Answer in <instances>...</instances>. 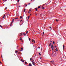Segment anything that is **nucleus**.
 Wrapping results in <instances>:
<instances>
[{"label":"nucleus","mask_w":66,"mask_h":66,"mask_svg":"<svg viewBox=\"0 0 66 66\" xmlns=\"http://www.w3.org/2000/svg\"><path fill=\"white\" fill-rule=\"evenodd\" d=\"M51 48H52V50H53V49L54 48V47H53V45L52 44V45L51 46Z\"/></svg>","instance_id":"1"},{"label":"nucleus","mask_w":66,"mask_h":66,"mask_svg":"<svg viewBox=\"0 0 66 66\" xmlns=\"http://www.w3.org/2000/svg\"><path fill=\"white\" fill-rule=\"evenodd\" d=\"M21 50H20V51H22L23 50V48H21Z\"/></svg>","instance_id":"2"},{"label":"nucleus","mask_w":66,"mask_h":66,"mask_svg":"<svg viewBox=\"0 0 66 66\" xmlns=\"http://www.w3.org/2000/svg\"><path fill=\"white\" fill-rule=\"evenodd\" d=\"M29 66H32V64H31V63H29Z\"/></svg>","instance_id":"3"},{"label":"nucleus","mask_w":66,"mask_h":66,"mask_svg":"<svg viewBox=\"0 0 66 66\" xmlns=\"http://www.w3.org/2000/svg\"><path fill=\"white\" fill-rule=\"evenodd\" d=\"M35 9L36 10V11H38V10H37V8H35Z\"/></svg>","instance_id":"4"},{"label":"nucleus","mask_w":66,"mask_h":66,"mask_svg":"<svg viewBox=\"0 0 66 66\" xmlns=\"http://www.w3.org/2000/svg\"><path fill=\"white\" fill-rule=\"evenodd\" d=\"M14 19H12V22H12V23H13V22H14Z\"/></svg>","instance_id":"5"},{"label":"nucleus","mask_w":66,"mask_h":66,"mask_svg":"<svg viewBox=\"0 0 66 66\" xmlns=\"http://www.w3.org/2000/svg\"><path fill=\"white\" fill-rule=\"evenodd\" d=\"M56 21H57V22H58L59 21V20H57V19L56 20Z\"/></svg>","instance_id":"6"},{"label":"nucleus","mask_w":66,"mask_h":66,"mask_svg":"<svg viewBox=\"0 0 66 66\" xmlns=\"http://www.w3.org/2000/svg\"><path fill=\"white\" fill-rule=\"evenodd\" d=\"M32 64L33 65H35V63H34V62H33L32 63Z\"/></svg>","instance_id":"7"},{"label":"nucleus","mask_w":66,"mask_h":66,"mask_svg":"<svg viewBox=\"0 0 66 66\" xmlns=\"http://www.w3.org/2000/svg\"><path fill=\"white\" fill-rule=\"evenodd\" d=\"M51 43H50V44L49 45V47H50V46H51Z\"/></svg>","instance_id":"8"},{"label":"nucleus","mask_w":66,"mask_h":66,"mask_svg":"<svg viewBox=\"0 0 66 66\" xmlns=\"http://www.w3.org/2000/svg\"><path fill=\"white\" fill-rule=\"evenodd\" d=\"M41 7L40 6H39L38 7V9H39V8H40Z\"/></svg>","instance_id":"9"},{"label":"nucleus","mask_w":66,"mask_h":66,"mask_svg":"<svg viewBox=\"0 0 66 66\" xmlns=\"http://www.w3.org/2000/svg\"><path fill=\"white\" fill-rule=\"evenodd\" d=\"M15 53H17V52H18V51H15Z\"/></svg>","instance_id":"10"},{"label":"nucleus","mask_w":66,"mask_h":66,"mask_svg":"<svg viewBox=\"0 0 66 66\" xmlns=\"http://www.w3.org/2000/svg\"><path fill=\"white\" fill-rule=\"evenodd\" d=\"M12 23H13L12 22H11V23L10 24V26H12Z\"/></svg>","instance_id":"11"},{"label":"nucleus","mask_w":66,"mask_h":66,"mask_svg":"<svg viewBox=\"0 0 66 66\" xmlns=\"http://www.w3.org/2000/svg\"><path fill=\"white\" fill-rule=\"evenodd\" d=\"M51 63H54V61H51Z\"/></svg>","instance_id":"12"},{"label":"nucleus","mask_w":66,"mask_h":66,"mask_svg":"<svg viewBox=\"0 0 66 66\" xmlns=\"http://www.w3.org/2000/svg\"><path fill=\"white\" fill-rule=\"evenodd\" d=\"M64 47H65V46H64V45H63V49H64Z\"/></svg>","instance_id":"13"},{"label":"nucleus","mask_w":66,"mask_h":66,"mask_svg":"<svg viewBox=\"0 0 66 66\" xmlns=\"http://www.w3.org/2000/svg\"><path fill=\"white\" fill-rule=\"evenodd\" d=\"M34 40L33 39H32V42H34Z\"/></svg>","instance_id":"14"},{"label":"nucleus","mask_w":66,"mask_h":66,"mask_svg":"<svg viewBox=\"0 0 66 66\" xmlns=\"http://www.w3.org/2000/svg\"><path fill=\"white\" fill-rule=\"evenodd\" d=\"M29 18H30V15L28 16V19H29Z\"/></svg>","instance_id":"15"},{"label":"nucleus","mask_w":66,"mask_h":66,"mask_svg":"<svg viewBox=\"0 0 66 66\" xmlns=\"http://www.w3.org/2000/svg\"><path fill=\"white\" fill-rule=\"evenodd\" d=\"M42 9H45V7H43L42 8Z\"/></svg>","instance_id":"16"},{"label":"nucleus","mask_w":66,"mask_h":66,"mask_svg":"<svg viewBox=\"0 0 66 66\" xmlns=\"http://www.w3.org/2000/svg\"><path fill=\"white\" fill-rule=\"evenodd\" d=\"M20 18H22V16H20Z\"/></svg>","instance_id":"17"},{"label":"nucleus","mask_w":66,"mask_h":66,"mask_svg":"<svg viewBox=\"0 0 66 66\" xmlns=\"http://www.w3.org/2000/svg\"><path fill=\"white\" fill-rule=\"evenodd\" d=\"M28 32V31H27L26 32V34H27Z\"/></svg>","instance_id":"18"},{"label":"nucleus","mask_w":66,"mask_h":66,"mask_svg":"<svg viewBox=\"0 0 66 66\" xmlns=\"http://www.w3.org/2000/svg\"><path fill=\"white\" fill-rule=\"evenodd\" d=\"M55 50H56V51H57V48H56V49Z\"/></svg>","instance_id":"19"},{"label":"nucleus","mask_w":66,"mask_h":66,"mask_svg":"<svg viewBox=\"0 0 66 66\" xmlns=\"http://www.w3.org/2000/svg\"><path fill=\"white\" fill-rule=\"evenodd\" d=\"M18 19V18H15V19Z\"/></svg>","instance_id":"20"},{"label":"nucleus","mask_w":66,"mask_h":66,"mask_svg":"<svg viewBox=\"0 0 66 66\" xmlns=\"http://www.w3.org/2000/svg\"><path fill=\"white\" fill-rule=\"evenodd\" d=\"M32 61H31L32 62H34V61L33 60V59L32 60Z\"/></svg>","instance_id":"21"},{"label":"nucleus","mask_w":66,"mask_h":66,"mask_svg":"<svg viewBox=\"0 0 66 66\" xmlns=\"http://www.w3.org/2000/svg\"><path fill=\"white\" fill-rule=\"evenodd\" d=\"M29 41H30V40H31V39H30V38H29Z\"/></svg>","instance_id":"22"},{"label":"nucleus","mask_w":66,"mask_h":66,"mask_svg":"<svg viewBox=\"0 0 66 66\" xmlns=\"http://www.w3.org/2000/svg\"><path fill=\"white\" fill-rule=\"evenodd\" d=\"M23 34L24 35H26V34L25 33H24Z\"/></svg>","instance_id":"23"},{"label":"nucleus","mask_w":66,"mask_h":66,"mask_svg":"<svg viewBox=\"0 0 66 66\" xmlns=\"http://www.w3.org/2000/svg\"><path fill=\"white\" fill-rule=\"evenodd\" d=\"M31 4V3H29L28 4V5H30Z\"/></svg>","instance_id":"24"},{"label":"nucleus","mask_w":66,"mask_h":66,"mask_svg":"<svg viewBox=\"0 0 66 66\" xmlns=\"http://www.w3.org/2000/svg\"><path fill=\"white\" fill-rule=\"evenodd\" d=\"M32 60V58H31L30 59V61H31V60Z\"/></svg>","instance_id":"25"},{"label":"nucleus","mask_w":66,"mask_h":66,"mask_svg":"<svg viewBox=\"0 0 66 66\" xmlns=\"http://www.w3.org/2000/svg\"><path fill=\"white\" fill-rule=\"evenodd\" d=\"M53 44H54V43H55V42H53Z\"/></svg>","instance_id":"26"},{"label":"nucleus","mask_w":66,"mask_h":66,"mask_svg":"<svg viewBox=\"0 0 66 66\" xmlns=\"http://www.w3.org/2000/svg\"><path fill=\"white\" fill-rule=\"evenodd\" d=\"M31 9H29V11L31 12Z\"/></svg>","instance_id":"27"},{"label":"nucleus","mask_w":66,"mask_h":66,"mask_svg":"<svg viewBox=\"0 0 66 66\" xmlns=\"http://www.w3.org/2000/svg\"><path fill=\"white\" fill-rule=\"evenodd\" d=\"M5 14L4 15V17H5Z\"/></svg>","instance_id":"28"},{"label":"nucleus","mask_w":66,"mask_h":66,"mask_svg":"<svg viewBox=\"0 0 66 66\" xmlns=\"http://www.w3.org/2000/svg\"><path fill=\"white\" fill-rule=\"evenodd\" d=\"M24 61H22V62L23 63H24Z\"/></svg>","instance_id":"29"},{"label":"nucleus","mask_w":66,"mask_h":66,"mask_svg":"<svg viewBox=\"0 0 66 66\" xmlns=\"http://www.w3.org/2000/svg\"><path fill=\"white\" fill-rule=\"evenodd\" d=\"M25 63L26 64H27V62H25Z\"/></svg>","instance_id":"30"},{"label":"nucleus","mask_w":66,"mask_h":66,"mask_svg":"<svg viewBox=\"0 0 66 66\" xmlns=\"http://www.w3.org/2000/svg\"><path fill=\"white\" fill-rule=\"evenodd\" d=\"M0 27H2V26H1V25H0Z\"/></svg>","instance_id":"31"},{"label":"nucleus","mask_w":66,"mask_h":66,"mask_svg":"<svg viewBox=\"0 0 66 66\" xmlns=\"http://www.w3.org/2000/svg\"><path fill=\"white\" fill-rule=\"evenodd\" d=\"M39 55H41V54L40 53H39Z\"/></svg>","instance_id":"32"},{"label":"nucleus","mask_w":66,"mask_h":66,"mask_svg":"<svg viewBox=\"0 0 66 66\" xmlns=\"http://www.w3.org/2000/svg\"><path fill=\"white\" fill-rule=\"evenodd\" d=\"M21 21H22V20H21L20 21V22H21Z\"/></svg>","instance_id":"33"},{"label":"nucleus","mask_w":66,"mask_h":66,"mask_svg":"<svg viewBox=\"0 0 66 66\" xmlns=\"http://www.w3.org/2000/svg\"><path fill=\"white\" fill-rule=\"evenodd\" d=\"M45 34V32H43V34Z\"/></svg>","instance_id":"34"},{"label":"nucleus","mask_w":66,"mask_h":66,"mask_svg":"<svg viewBox=\"0 0 66 66\" xmlns=\"http://www.w3.org/2000/svg\"><path fill=\"white\" fill-rule=\"evenodd\" d=\"M20 40H22V39H20Z\"/></svg>","instance_id":"35"},{"label":"nucleus","mask_w":66,"mask_h":66,"mask_svg":"<svg viewBox=\"0 0 66 66\" xmlns=\"http://www.w3.org/2000/svg\"><path fill=\"white\" fill-rule=\"evenodd\" d=\"M20 0H18V2H19Z\"/></svg>","instance_id":"36"},{"label":"nucleus","mask_w":66,"mask_h":66,"mask_svg":"<svg viewBox=\"0 0 66 66\" xmlns=\"http://www.w3.org/2000/svg\"><path fill=\"white\" fill-rule=\"evenodd\" d=\"M40 47H38V49H40Z\"/></svg>","instance_id":"37"},{"label":"nucleus","mask_w":66,"mask_h":66,"mask_svg":"<svg viewBox=\"0 0 66 66\" xmlns=\"http://www.w3.org/2000/svg\"><path fill=\"white\" fill-rule=\"evenodd\" d=\"M23 61V60L22 59H21V61Z\"/></svg>","instance_id":"38"},{"label":"nucleus","mask_w":66,"mask_h":66,"mask_svg":"<svg viewBox=\"0 0 66 66\" xmlns=\"http://www.w3.org/2000/svg\"><path fill=\"white\" fill-rule=\"evenodd\" d=\"M50 28V29H51V27H49Z\"/></svg>","instance_id":"39"},{"label":"nucleus","mask_w":66,"mask_h":66,"mask_svg":"<svg viewBox=\"0 0 66 66\" xmlns=\"http://www.w3.org/2000/svg\"><path fill=\"white\" fill-rule=\"evenodd\" d=\"M3 18H4V16H3Z\"/></svg>","instance_id":"40"},{"label":"nucleus","mask_w":66,"mask_h":66,"mask_svg":"<svg viewBox=\"0 0 66 66\" xmlns=\"http://www.w3.org/2000/svg\"><path fill=\"white\" fill-rule=\"evenodd\" d=\"M19 7H21V6H19Z\"/></svg>","instance_id":"41"},{"label":"nucleus","mask_w":66,"mask_h":66,"mask_svg":"<svg viewBox=\"0 0 66 66\" xmlns=\"http://www.w3.org/2000/svg\"><path fill=\"white\" fill-rule=\"evenodd\" d=\"M18 53H19V54H20V52Z\"/></svg>","instance_id":"42"},{"label":"nucleus","mask_w":66,"mask_h":66,"mask_svg":"<svg viewBox=\"0 0 66 66\" xmlns=\"http://www.w3.org/2000/svg\"><path fill=\"white\" fill-rule=\"evenodd\" d=\"M0 63L1 64H2V63H1V62L0 61Z\"/></svg>","instance_id":"43"},{"label":"nucleus","mask_w":66,"mask_h":66,"mask_svg":"<svg viewBox=\"0 0 66 66\" xmlns=\"http://www.w3.org/2000/svg\"><path fill=\"white\" fill-rule=\"evenodd\" d=\"M26 6H27V4H26Z\"/></svg>","instance_id":"44"},{"label":"nucleus","mask_w":66,"mask_h":66,"mask_svg":"<svg viewBox=\"0 0 66 66\" xmlns=\"http://www.w3.org/2000/svg\"><path fill=\"white\" fill-rule=\"evenodd\" d=\"M31 15H32V14L31 13L30 15L31 16Z\"/></svg>","instance_id":"45"},{"label":"nucleus","mask_w":66,"mask_h":66,"mask_svg":"<svg viewBox=\"0 0 66 66\" xmlns=\"http://www.w3.org/2000/svg\"><path fill=\"white\" fill-rule=\"evenodd\" d=\"M24 11H25L26 10V9H24Z\"/></svg>","instance_id":"46"},{"label":"nucleus","mask_w":66,"mask_h":66,"mask_svg":"<svg viewBox=\"0 0 66 66\" xmlns=\"http://www.w3.org/2000/svg\"><path fill=\"white\" fill-rule=\"evenodd\" d=\"M50 42H52V41H50Z\"/></svg>","instance_id":"47"},{"label":"nucleus","mask_w":66,"mask_h":66,"mask_svg":"<svg viewBox=\"0 0 66 66\" xmlns=\"http://www.w3.org/2000/svg\"><path fill=\"white\" fill-rule=\"evenodd\" d=\"M21 38H22V37H20V39H21Z\"/></svg>","instance_id":"48"},{"label":"nucleus","mask_w":66,"mask_h":66,"mask_svg":"<svg viewBox=\"0 0 66 66\" xmlns=\"http://www.w3.org/2000/svg\"><path fill=\"white\" fill-rule=\"evenodd\" d=\"M7 9V7H6V8L5 9Z\"/></svg>","instance_id":"49"},{"label":"nucleus","mask_w":66,"mask_h":66,"mask_svg":"<svg viewBox=\"0 0 66 66\" xmlns=\"http://www.w3.org/2000/svg\"><path fill=\"white\" fill-rule=\"evenodd\" d=\"M20 34H21V35H22V34L20 33Z\"/></svg>","instance_id":"50"},{"label":"nucleus","mask_w":66,"mask_h":66,"mask_svg":"<svg viewBox=\"0 0 66 66\" xmlns=\"http://www.w3.org/2000/svg\"><path fill=\"white\" fill-rule=\"evenodd\" d=\"M42 59V57H40V59Z\"/></svg>","instance_id":"51"},{"label":"nucleus","mask_w":66,"mask_h":66,"mask_svg":"<svg viewBox=\"0 0 66 66\" xmlns=\"http://www.w3.org/2000/svg\"><path fill=\"white\" fill-rule=\"evenodd\" d=\"M36 16H37V14H36Z\"/></svg>","instance_id":"52"},{"label":"nucleus","mask_w":66,"mask_h":66,"mask_svg":"<svg viewBox=\"0 0 66 66\" xmlns=\"http://www.w3.org/2000/svg\"><path fill=\"white\" fill-rule=\"evenodd\" d=\"M2 58V55L1 56Z\"/></svg>","instance_id":"53"},{"label":"nucleus","mask_w":66,"mask_h":66,"mask_svg":"<svg viewBox=\"0 0 66 66\" xmlns=\"http://www.w3.org/2000/svg\"><path fill=\"white\" fill-rule=\"evenodd\" d=\"M5 0H3V1H4Z\"/></svg>","instance_id":"54"},{"label":"nucleus","mask_w":66,"mask_h":66,"mask_svg":"<svg viewBox=\"0 0 66 66\" xmlns=\"http://www.w3.org/2000/svg\"><path fill=\"white\" fill-rule=\"evenodd\" d=\"M55 47L56 48V46H55Z\"/></svg>","instance_id":"55"},{"label":"nucleus","mask_w":66,"mask_h":66,"mask_svg":"<svg viewBox=\"0 0 66 66\" xmlns=\"http://www.w3.org/2000/svg\"><path fill=\"white\" fill-rule=\"evenodd\" d=\"M23 12H25V10H24V11H23Z\"/></svg>","instance_id":"56"},{"label":"nucleus","mask_w":66,"mask_h":66,"mask_svg":"<svg viewBox=\"0 0 66 66\" xmlns=\"http://www.w3.org/2000/svg\"><path fill=\"white\" fill-rule=\"evenodd\" d=\"M18 46L17 47V48H18Z\"/></svg>","instance_id":"57"},{"label":"nucleus","mask_w":66,"mask_h":66,"mask_svg":"<svg viewBox=\"0 0 66 66\" xmlns=\"http://www.w3.org/2000/svg\"><path fill=\"white\" fill-rule=\"evenodd\" d=\"M34 43H35V41H34Z\"/></svg>","instance_id":"58"},{"label":"nucleus","mask_w":66,"mask_h":66,"mask_svg":"<svg viewBox=\"0 0 66 66\" xmlns=\"http://www.w3.org/2000/svg\"><path fill=\"white\" fill-rule=\"evenodd\" d=\"M21 42H23V41H22V40L21 41Z\"/></svg>","instance_id":"59"},{"label":"nucleus","mask_w":66,"mask_h":66,"mask_svg":"<svg viewBox=\"0 0 66 66\" xmlns=\"http://www.w3.org/2000/svg\"><path fill=\"white\" fill-rule=\"evenodd\" d=\"M52 54H53V53H52Z\"/></svg>","instance_id":"60"},{"label":"nucleus","mask_w":66,"mask_h":66,"mask_svg":"<svg viewBox=\"0 0 66 66\" xmlns=\"http://www.w3.org/2000/svg\"><path fill=\"white\" fill-rule=\"evenodd\" d=\"M6 1V0L5 1V2Z\"/></svg>","instance_id":"61"},{"label":"nucleus","mask_w":66,"mask_h":66,"mask_svg":"<svg viewBox=\"0 0 66 66\" xmlns=\"http://www.w3.org/2000/svg\"><path fill=\"white\" fill-rule=\"evenodd\" d=\"M28 13H30V12H28Z\"/></svg>","instance_id":"62"},{"label":"nucleus","mask_w":66,"mask_h":66,"mask_svg":"<svg viewBox=\"0 0 66 66\" xmlns=\"http://www.w3.org/2000/svg\"><path fill=\"white\" fill-rule=\"evenodd\" d=\"M41 50H42V48H41Z\"/></svg>","instance_id":"63"},{"label":"nucleus","mask_w":66,"mask_h":66,"mask_svg":"<svg viewBox=\"0 0 66 66\" xmlns=\"http://www.w3.org/2000/svg\"><path fill=\"white\" fill-rule=\"evenodd\" d=\"M51 51V50H50V51Z\"/></svg>","instance_id":"64"}]
</instances>
